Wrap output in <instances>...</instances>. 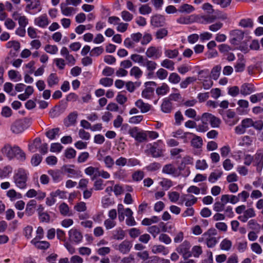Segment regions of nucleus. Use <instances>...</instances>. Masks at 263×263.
Returning a JSON list of instances; mask_svg holds the SVG:
<instances>
[{"label": "nucleus", "instance_id": "f257e3e1", "mask_svg": "<svg viewBox=\"0 0 263 263\" xmlns=\"http://www.w3.org/2000/svg\"><path fill=\"white\" fill-rule=\"evenodd\" d=\"M28 175V172L23 168L15 170L13 177L15 185L20 189H25L27 187Z\"/></svg>", "mask_w": 263, "mask_h": 263}, {"label": "nucleus", "instance_id": "f03ea898", "mask_svg": "<svg viewBox=\"0 0 263 263\" xmlns=\"http://www.w3.org/2000/svg\"><path fill=\"white\" fill-rule=\"evenodd\" d=\"M216 235L217 231L214 229H210L202 235L199 241L204 242L208 248H213L218 242L215 237Z\"/></svg>", "mask_w": 263, "mask_h": 263}, {"label": "nucleus", "instance_id": "7ed1b4c3", "mask_svg": "<svg viewBox=\"0 0 263 263\" xmlns=\"http://www.w3.org/2000/svg\"><path fill=\"white\" fill-rule=\"evenodd\" d=\"M218 50L222 57L228 61H233L235 57L234 53L230 52L233 48L226 44H221L218 46Z\"/></svg>", "mask_w": 263, "mask_h": 263}, {"label": "nucleus", "instance_id": "20e7f679", "mask_svg": "<svg viewBox=\"0 0 263 263\" xmlns=\"http://www.w3.org/2000/svg\"><path fill=\"white\" fill-rule=\"evenodd\" d=\"M142 39V33L140 32L132 33L129 37H127L124 41V46L127 48H134L136 44Z\"/></svg>", "mask_w": 263, "mask_h": 263}, {"label": "nucleus", "instance_id": "39448f33", "mask_svg": "<svg viewBox=\"0 0 263 263\" xmlns=\"http://www.w3.org/2000/svg\"><path fill=\"white\" fill-rule=\"evenodd\" d=\"M223 119L227 125L231 126L236 124L239 121L238 117L231 109H229L226 111L223 115Z\"/></svg>", "mask_w": 263, "mask_h": 263}, {"label": "nucleus", "instance_id": "423d86ee", "mask_svg": "<svg viewBox=\"0 0 263 263\" xmlns=\"http://www.w3.org/2000/svg\"><path fill=\"white\" fill-rule=\"evenodd\" d=\"M190 242L185 240L176 248V251L181 254L184 259H186L192 256V253L190 251Z\"/></svg>", "mask_w": 263, "mask_h": 263}, {"label": "nucleus", "instance_id": "0eeeda50", "mask_svg": "<svg viewBox=\"0 0 263 263\" xmlns=\"http://www.w3.org/2000/svg\"><path fill=\"white\" fill-rule=\"evenodd\" d=\"M253 165L256 166V171L260 173L263 167V152L258 151L253 156Z\"/></svg>", "mask_w": 263, "mask_h": 263}, {"label": "nucleus", "instance_id": "6e6552de", "mask_svg": "<svg viewBox=\"0 0 263 263\" xmlns=\"http://www.w3.org/2000/svg\"><path fill=\"white\" fill-rule=\"evenodd\" d=\"M26 121L24 120H18L14 122L11 126V132L15 134H18L23 132L27 127L25 126Z\"/></svg>", "mask_w": 263, "mask_h": 263}, {"label": "nucleus", "instance_id": "1a4fd4ad", "mask_svg": "<svg viewBox=\"0 0 263 263\" xmlns=\"http://www.w3.org/2000/svg\"><path fill=\"white\" fill-rule=\"evenodd\" d=\"M145 88L142 90L141 96L146 99H151L154 95V88L151 87L152 85H156L154 82H147L144 84Z\"/></svg>", "mask_w": 263, "mask_h": 263}, {"label": "nucleus", "instance_id": "9d476101", "mask_svg": "<svg viewBox=\"0 0 263 263\" xmlns=\"http://www.w3.org/2000/svg\"><path fill=\"white\" fill-rule=\"evenodd\" d=\"M69 239L75 243H79L83 239L82 233L76 229H71L68 232Z\"/></svg>", "mask_w": 263, "mask_h": 263}, {"label": "nucleus", "instance_id": "9b49d317", "mask_svg": "<svg viewBox=\"0 0 263 263\" xmlns=\"http://www.w3.org/2000/svg\"><path fill=\"white\" fill-rule=\"evenodd\" d=\"M162 53L161 48L155 46L149 47L145 52L147 57L153 59L160 58L162 55Z\"/></svg>", "mask_w": 263, "mask_h": 263}, {"label": "nucleus", "instance_id": "f8f14e48", "mask_svg": "<svg viewBox=\"0 0 263 263\" xmlns=\"http://www.w3.org/2000/svg\"><path fill=\"white\" fill-rule=\"evenodd\" d=\"M230 35L232 37L230 43L232 44H237L243 39L244 32L240 29L233 30L230 32Z\"/></svg>", "mask_w": 263, "mask_h": 263}, {"label": "nucleus", "instance_id": "ddd939ff", "mask_svg": "<svg viewBox=\"0 0 263 263\" xmlns=\"http://www.w3.org/2000/svg\"><path fill=\"white\" fill-rule=\"evenodd\" d=\"M135 105L136 106L137 108L140 109V112L142 114L147 112L152 108V106L151 104L147 103H145L141 99L137 100L135 102Z\"/></svg>", "mask_w": 263, "mask_h": 263}, {"label": "nucleus", "instance_id": "4468645a", "mask_svg": "<svg viewBox=\"0 0 263 263\" xmlns=\"http://www.w3.org/2000/svg\"><path fill=\"white\" fill-rule=\"evenodd\" d=\"M49 24V21L46 14H42L34 19V24L41 28H45Z\"/></svg>", "mask_w": 263, "mask_h": 263}, {"label": "nucleus", "instance_id": "2eb2a0df", "mask_svg": "<svg viewBox=\"0 0 263 263\" xmlns=\"http://www.w3.org/2000/svg\"><path fill=\"white\" fill-rule=\"evenodd\" d=\"M180 200L181 204L185 202V206H191L196 202L197 198L191 194H183L181 196Z\"/></svg>", "mask_w": 263, "mask_h": 263}, {"label": "nucleus", "instance_id": "dca6fc26", "mask_svg": "<svg viewBox=\"0 0 263 263\" xmlns=\"http://www.w3.org/2000/svg\"><path fill=\"white\" fill-rule=\"evenodd\" d=\"M151 23L155 27H159L164 26L165 18L164 16L157 14L152 17Z\"/></svg>", "mask_w": 263, "mask_h": 263}, {"label": "nucleus", "instance_id": "f3484780", "mask_svg": "<svg viewBox=\"0 0 263 263\" xmlns=\"http://www.w3.org/2000/svg\"><path fill=\"white\" fill-rule=\"evenodd\" d=\"M133 244L130 241L125 240L119 244L118 250L120 253L126 254L129 252Z\"/></svg>", "mask_w": 263, "mask_h": 263}, {"label": "nucleus", "instance_id": "a211bd4d", "mask_svg": "<svg viewBox=\"0 0 263 263\" xmlns=\"http://www.w3.org/2000/svg\"><path fill=\"white\" fill-rule=\"evenodd\" d=\"M26 8L29 11H34L35 12H39L42 10V6L40 0H32L27 4Z\"/></svg>", "mask_w": 263, "mask_h": 263}, {"label": "nucleus", "instance_id": "6ab92c4d", "mask_svg": "<svg viewBox=\"0 0 263 263\" xmlns=\"http://www.w3.org/2000/svg\"><path fill=\"white\" fill-rule=\"evenodd\" d=\"M14 146H11L9 144H5L1 149V152L9 159L14 158Z\"/></svg>", "mask_w": 263, "mask_h": 263}, {"label": "nucleus", "instance_id": "aec40b11", "mask_svg": "<svg viewBox=\"0 0 263 263\" xmlns=\"http://www.w3.org/2000/svg\"><path fill=\"white\" fill-rule=\"evenodd\" d=\"M255 212L253 209L249 208L245 210L243 214L238 216V219L243 222H246L249 218H252L255 216Z\"/></svg>", "mask_w": 263, "mask_h": 263}, {"label": "nucleus", "instance_id": "412c9836", "mask_svg": "<svg viewBox=\"0 0 263 263\" xmlns=\"http://www.w3.org/2000/svg\"><path fill=\"white\" fill-rule=\"evenodd\" d=\"M67 4L61 3L60 8L61 13L65 16H70L72 15L76 12V9L72 7L67 6Z\"/></svg>", "mask_w": 263, "mask_h": 263}, {"label": "nucleus", "instance_id": "4be33fe9", "mask_svg": "<svg viewBox=\"0 0 263 263\" xmlns=\"http://www.w3.org/2000/svg\"><path fill=\"white\" fill-rule=\"evenodd\" d=\"M254 90L253 85L250 83H245L241 86L240 92L242 95L247 96L251 94Z\"/></svg>", "mask_w": 263, "mask_h": 263}, {"label": "nucleus", "instance_id": "5701e85b", "mask_svg": "<svg viewBox=\"0 0 263 263\" xmlns=\"http://www.w3.org/2000/svg\"><path fill=\"white\" fill-rule=\"evenodd\" d=\"M12 16L15 20H17L20 26L25 27L28 24V20L26 16L24 15H21L20 14L17 12H14Z\"/></svg>", "mask_w": 263, "mask_h": 263}, {"label": "nucleus", "instance_id": "b1692460", "mask_svg": "<svg viewBox=\"0 0 263 263\" xmlns=\"http://www.w3.org/2000/svg\"><path fill=\"white\" fill-rule=\"evenodd\" d=\"M31 242L32 244L34 245L36 248L41 250L47 249L50 246V244L48 241H39L36 238L33 239Z\"/></svg>", "mask_w": 263, "mask_h": 263}, {"label": "nucleus", "instance_id": "393cba45", "mask_svg": "<svg viewBox=\"0 0 263 263\" xmlns=\"http://www.w3.org/2000/svg\"><path fill=\"white\" fill-rule=\"evenodd\" d=\"M48 173L52 177L54 182H59L63 179V173L59 170H50Z\"/></svg>", "mask_w": 263, "mask_h": 263}, {"label": "nucleus", "instance_id": "a878e982", "mask_svg": "<svg viewBox=\"0 0 263 263\" xmlns=\"http://www.w3.org/2000/svg\"><path fill=\"white\" fill-rule=\"evenodd\" d=\"M60 213L64 216H70L72 215V211L70 210L68 204L63 202L59 206Z\"/></svg>", "mask_w": 263, "mask_h": 263}, {"label": "nucleus", "instance_id": "bb28decb", "mask_svg": "<svg viewBox=\"0 0 263 263\" xmlns=\"http://www.w3.org/2000/svg\"><path fill=\"white\" fill-rule=\"evenodd\" d=\"M163 173L177 176L178 174L177 168L172 164L165 165L162 170Z\"/></svg>", "mask_w": 263, "mask_h": 263}, {"label": "nucleus", "instance_id": "cd10ccee", "mask_svg": "<svg viewBox=\"0 0 263 263\" xmlns=\"http://www.w3.org/2000/svg\"><path fill=\"white\" fill-rule=\"evenodd\" d=\"M152 252L154 254L162 253L164 255H166L168 253V249L161 245H154L152 246Z\"/></svg>", "mask_w": 263, "mask_h": 263}, {"label": "nucleus", "instance_id": "c85d7f7f", "mask_svg": "<svg viewBox=\"0 0 263 263\" xmlns=\"http://www.w3.org/2000/svg\"><path fill=\"white\" fill-rule=\"evenodd\" d=\"M14 158L16 157L20 161L24 162L26 160V154L18 146H14Z\"/></svg>", "mask_w": 263, "mask_h": 263}, {"label": "nucleus", "instance_id": "c756f323", "mask_svg": "<svg viewBox=\"0 0 263 263\" xmlns=\"http://www.w3.org/2000/svg\"><path fill=\"white\" fill-rule=\"evenodd\" d=\"M193 136V138L192 139L191 143V145L196 148H200L203 145V140L201 137L198 136L192 133Z\"/></svg>", "mask_w": 263, "mask_h": 263}, {"label": "nucleus", "instance_id": "7c9ffc66", "mask_svg": "<svg viewBox=\"0 0 263 263\" xmlns=\"http://www.w3.org/2000/svg\"><path fill=\"white\" fill-rule=\"evenodd\" d=\"M170 91V87L168 85L163 83L162 85L157 88L156 92L158 96H164Z\"/></svg>", "mask_w": 263, "mask_h": 263}, {"label": "nucleus", "instance_id": "2f4dec72", "mask_svg": "<svg viewBox=\"0 0 263 263\" xmlns=\"http://www.w3.org/2000/svg\"><path fill=\"white\" fill-rule=\"evenodd\" d=\"M36 204V202L35 200H31L28 202L25 209V213L28 216H31L34 213Z\"/></svg>", "mask_w": 263, "mask_h": 263}, {"label": "nucleus", "instance_id": "473e14b6", "mask_svg": "<svg viewBox=\"0 0 263 263\" xmlns=\"http://www.w3.org/2000/svg\"><path fill=\"white\" fill-rule=\"evenodd\" d=\"M157 63L153 61L145 59L142 66L146 67L147 71L153 72L157 67Z\"/></svg>", "mask_w": 263, "mask_h": 263}, {"label": "nucleus", "instance_id": "72a5a7b5", "mask_svg": "<svg viewBox=\"0 0 263 263\" xmlns=\"http://www.w3.org/2000/svg\"><path fill=\"white\" fill-rule=\"evenodd\" d=\"M41 144V140L40 138H36L32 143L29 144L28 149L31 152H35L40 148Z\"/></svg>", "mask_w": 263, "mask_h": 263}, {"label": "nucleus", "instance_id": "f704fd0d", "mask_svg": "<svg viewBox=\"0 0 263 263\" xmlns=\"http://www.w3.org/2000/svg\"><path fill=\"white\" fill-rule=\"evenodd\" d=\"M156 143H155L153 145L149 144V152L153 157L157 158L160 157L162 155V151L157 148Z\"/></svg>", "mask_w": 263, "mask_h": 263}, {"label": "nucleus", "instance_id": "c9c22d12", "mask_svg": "<svg viewBox=\"0 0 263 263\" xmlns=\"http://www.w3.org/2000/svg\"><path fill=\"white\" fill-rule=\"evenodd\" d=\"M125 237V232L121 228H118L112 231V238L116 240H122Z\"/></svg>", "mask_w": 263, "mask_h": 263}, {"label": "nucleus", "instance_id": "e433bc0d", "mask_svg": "<svg viewBox=\"0 0 263 263\" xmlns=\"http://www.w3.org/2000/svg\"><path fill=\"white\" fill-rule=\"evenodd\" d=\"M253 24V21L250 18L241 19L238 23V25L243 28H252Z\"/></svg>", "mask_w": 263, "mask_h": 263}, {"label": "nucleus", "instance_id": "4c0bfd02", "mask_svg": "<svg viewBox=\"0 0 263 263\" xmlns=\"http://www.w3.org/2000/svg\"><path fill=\"white\" fill-rule=\"evenodd\" d=\"M129 74L131 76L134 77L136 79H139L143 74L142 71L138 66H134L130 70Z\"/></svg>", "mask_w": 263, "mask_h": 263}, {"label": "nucleus", "instance_id": "58836bf2", "mask_svg": "<svg viewBox=\"0 0 263 263\" xmlns=\"http://www.w3.org/2000/svg\"><path fill=\"white\" fill-rule=\"evenodd\" d=\"M99 168L95 167L92 166H89L86 168L84 170L85 173L89 176L93 175V177L91 178L92 180H93L95 178L97 177V174L98 173Z\"/></svg>", "mask_w": 263, "mask_h": 263}, {"label": "nucleus", "instance_id": "ea45409f", "mask_svg": "<svg viewBox=\"0 0 263 263\" xmlns=\"http://www.w3.org/2000/svg\"><path fill=\"white\" fill-rule=\"evenodd\" d=\"M168 81L172 84H177L180 82L181 77L177 73L173 72L170 74Z\"/></svg>", "mask_w": 263, "mask_h": 263}, {"label": "nucleus", "instance_id": "a19ab883", "mask_svg": "<svg viewBox=\"0 0 263 263\" xmlns=\"http://www.w3.org/2000/svg\"><path fill=\"white\" fill-rule=\"evenodd\" d=\"M173 109L172 104L169 100H165L161 104V110L165 113H170Z\"/></svg>", "mask_w": 263, "mask_h": 263}, {"label": "nucleus", "instance_id": "79ce46f5", "mask_svg": "<svg viewBox=\"0 0 263 263\" xmlns=\"http://www.w3.org/2000/svg\"><path fill=\"white\" fill-rule=\"evenodd\" d=\"M197 79L194 77H189L180 83V87L181 88H186L188 85L192 83L195 82Z\"/></svg>", "mask_w": 263, "mask_h": 263}, {"label": "nucleus", "instance_id": "37998d69", "mask_svg": "<svg viewBox=\"0 0 263 263\" xmlns=\"http://www.w3.org/2000/svg\"><path fill=\"white\" fill-rule=\"evenodd\" d=\"M59 82V78L55 73H51L47 78L48 86L52 87L53 85H57Z\"/></svg>", "mask_w": 263, "mask_h": 263}, {"label": "nucleus", "instance_id": "c03bdc74", "mask_svg": "<svg viewBox=\"0 0 263 263\" xmlns=\"http://www.w3.org/2000/svg\"><path fill=\"white\" fill-rule=\"evenodd\" d=\"M195 10L194 7L187 4L181 5L179 8V11L182 13H190Z\"/></svg>", "mask_w": 263, "mask_h": 263}, {"label": "nucleus", "instance_id": "a18cd8bd", "mask_svg": "<svg viewBox=\"0 0 263 263\" xmlns=\"http://www.w3.org/2000/svg\"><path fill=\"white\" fill-rule=\"evenodd\" d=\"M222 175V172L219 170L212 172L210 174L209 177V181L211 183H214L221 177Z\"/></svg>", "mask_w": 263, "mask_h": 263}, {"label": "nucleus", "instance_id": "49530a36", "mask_svg": "<svg viewBox=\"0 0 263 263\" xmlns=\"http://www.w3.org/2000/svg\"><path fill=\"white\" fill-rule=\"evenodd\" d=\"M232 246V242L227 238L224 239L220 244V248L221 250L224 251H229Z\"/></svg>", "mask_w": 263, "mask_h": 263}, {"label": "nucleus", "instance_id": "de8ad7c7", "mask_svg": "<svg viewBox=\"0 0 263 263\" xmlns=\"http://www.w3.org/2000/svg\"><path fill=\"white\" fill-rule=\"evenodd\" d=\"M174 65L175 63L173 61L167 59L163 60L161 63V66L162 67L171 70H173L174 69Z\"/></svg>", "mask_w": 263, "mask_h": 263}, {"label": "nucleus", "instance_id": "09e8293b", "mask_svg": "<svg viewBox=\"0 0 263 263\" xmlns=\"http://www.w3.org/2000/svg\"><path fill=\"white\" fill-rule=\"evenodd\" d=\"M60 128H54L46 132V136L50 139L52 140L55 138L59 134Z\"/></svg>", "mask_w": 263, "mask_h": 263}, {"label": "nucleus", "instance_id": "8fccbe9b", "mask_svg": "<svg viewBox=\"0 0 263 263\" xmlns=\"http://www.w3.org/2000/svg\"><path fill=\"white\" fill-rule=\"evenodd\" d=\"M221 69V67L219 65H217L213 67L211 71V78L215 80H217L220 76Z\"/></svg>", "mask_w": 263, "mask_h": 263}, {"label": "nucleus", "instance_id": "3c124183", "mask_svg": "<svg viewBox=\"0 0 263 263\" xmlns=\"http://www.w3.org/2000/svg\"><path fill=\"white\" fill-rule=\"evenodd\" d=\"M147 231L148 233L152 235L155 238L161 232L160 228L156 225L150 226L147 228Z\"/></svg>", "mask_w": 263, "mask_h": 263}, {"label": "nucleus", "instance_id": "603ef678", "mask_svg": "<svg viewBox=\"0 0 263 263\" xmlns=\"http://www.w3.org/2000/svg\"><path fill=\"white\" fill-rule=\"evenodd\" d=\"M165 56L170 59H174L179 54V51L177 49L174 50L166 49L164 51Z\"/></svg>", "mask_w": 263, "mask_h": 263}, {"label": "nucleus", "instance_id": "864d4df0", "mask_svg": "<svg viewBox=\"0 0 263 263\" xmlns=\"http://www.w3.org/2000/svg\"><path fill=\"white\" fill-rule=\"evenodd\" d=\"M159 220L158 217L154 216L151 218H145L142 221V224L144 226H150L152 223H157Z\"/></svg>", "mask_w": 263, "mask_h": 263}, {"label": "nucleus", "instance_id": "5fc2aeb1", "mask_svg": "<svg viewBox=\"0 0 263 263\" xmlns=\"http://www.w3.org/2000/svg\"><path fill=\"white\" fill-rule=\"evenodd\" d=\"M192 134L191 133H184L181 129H178L175 132H173L172 133V135L173 137L176 138L185 139L186 138V135Z\"/></svg>", "mask_w": 263, "mask_h": 263}, {"label": "nucleus", "instance_id": "6e6d98bb", "mask_svg": "<svg viewBox=\"0 0 263 263\" xmlns=\"http://www.w3.org/2000/svg\"><path fill=\"white\" fill-rule=\"evenodd\" d=\"M152 39V35L151 33L144 32L143 35H142L141 44L142 45H146L151 42Z\"/></svg>", "mask_w": 263, "mask_h": 263}, {"label": "nucleus", "instance_id": "4d7b16f0", "mask_svg": "<svg viewBox=\"0 0 263 263\" xmlns=\"http://www.w3.org/2000/svg\"><path fill=\"white\" fill-rule=\"evenodd\" d=\"M141 84L140 82H135L134 83L132 81L127 82L126 84V89L130 92H133L136 87H139Z\"/></svg>", "mask_w": 263, "mask_h": 263}, {"label": "nucleus", "instance_id": "13d9d810", "mask_svg": "<svg viewBox=\"0 0 263 263\" xmlns=\"http://www.w3.org/2000/svg\"><path fill=\"white\" fill-rule=\"evenodd\" d=\"M168 34V31L166 28H160L155 32L156 38L158 40H161L166 36Z\"/></svg>", "mask_w": 263, "mask_h": 263}, {"label": "nucleus", "instance_id": "bf43d9fd", "mask_svg": "<svg viewBox=\"0 0 263 263\" xmlns=\"http://www.w3.org/2000/svg\"><path fill=\"white\" fill-rule=\"evenodd\" d=\"M114 203L113 199L107 196L103 197L102 199V204L103 208H108Z\"/></svg>", "mask_w": 263, "mask_h": 263}, {"label": "nucleus", "instance_id": "052dcab7", "mask_svg": "<svg viewBox=\"0 0 263 263\" xmlns=\"http://www.w3.org/2000/svg\"><path fill=\"white\" fill-rule=\"evenodd\" d=\"M12 168L9 166H7L3 168H0V178H6L11 173Z\"/></svg>", "mask_w": 263, "mask_h": 263}, {"label": "nucleus", "instance_id": "680f3d73", "mask_svg": "<svg viewBox=\"0 0 263 263\" xmlns=\"http://www.w3.org/2000/svg\"><path fill=\"white\" fill-rule=\"evenodd\" d=\"M44 50L47 53L51 54H56L58 51V47L55 45H46L45 46Z\"/></svg>", "mask_w": 263, "mask_h": 263}, {"label": "nucleus", "instance_id": "e2e57ef3", "mask_svg": "<svg viewBox=\"0 0 263 263\" xmlns=\"http://www.w3.org/2000/svg\"><path fill=\"white\" fill-rule=\"evenodd\" d=\"M156 74L158 79L163 80L167 78L168 72L163 68H160L157 70Z\"/></svg>", "mask_w": 263, "mask_h": 263}, {"label": "nucleus", "instance_id": "0e129e2a", "mask_svg": "<svg viewBox=\"0 0 263 263\" xmlns=\"http://www.w3.org/2000/svg\"><path fill=\"white\" fill-rule=\"evenodd\" d=\"M42 157L37 154H34L31 158V163L34 166H36L40 164Z\"/></svg>", "mask_w": 263, "mask_h": 263}, {"label": "nucleus", "instance_id": "69168bd1", "mask_svg": "<svg viewBox=\"0 0 263 263\" xmlns=\"http://www.w3.org/2000/svg\"><path fill=\"white\" fill-rule=\"evenodd\" d=\"M114 80L111 78H103L100 80L99 83L104 87H110L112 85Z\"/></svg>", "mask_w": 263, "mask_h": 263}, {"label": "nucleus", "instance_id": "338daca9", "mask_svg": "<svg viewBox=\"0 0 263 263\" xmlns=\"http://www.w3.org/2000/svg\"><path fill=\"white\" fill-rule=\"evenodd\" d=\"M159 184L165 190H167L173 185L172 181L166 178H163Z\"/></svg>", "mask_w": 263, "mask_h": 263}, {"label": "nucleus", "instance_id": "774afa93", "mask_svg": "<svg viewBox=\"0 0 263 263\" xmlns=\"http://www.w3.org/2000/svg\"><path fill=\"white\" fill-rule=\"evenodd\" d=\"M159 241L163 242L166 245H168L172 242L170 237L166 234L161 233L158 237Z\"/></svg>", "mask_w": 263, "mask_h": 263}]
</instances>
